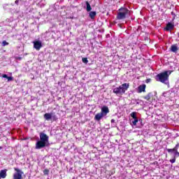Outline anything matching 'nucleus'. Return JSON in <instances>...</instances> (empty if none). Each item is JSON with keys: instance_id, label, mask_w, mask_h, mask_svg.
<instances>
[{"instance_id": "obj_30", "label": "nucleus", "mask_w": 179, "mask_h": 179, "mask_svg": "<svg viewBox=\"0 0 179 179\" xmlns=\"http://www.w3.org/2000/svg\"><path fill=\"white\" fill-rule=\"evenodd\" d=\"M111 122L113 123V122H115V120H114V119H112L111 120Z\"/></svg>"}, {"instance_id": "obj_12", "label": "nucleus", "mask_w": 179, "mask_h": 179, "mask_svg": "<svg viewBox=\"0 0 179 179\" xmlns=\"http://www.w3.org/2000/svg\"><path fill=\"white\" fill-rule=\"evenodd\" d=\"M6 171H8V169H3L0 171V178H6Z\"/></svg>"}, {"instance_id": "obj_32", "label": "nucleus", "mask_w": 179, "mask_h": 179, "mask_svg": "<svg viewBox=\"0 0 179 179\" xmlns=\"http://www.w3.org/2000/svg\"><path fill=\"white\" fill-rule=\"evenodd\" d=\"M18 2H19L18 1H15V3H17Z\"/></svg>"}, {"instance_id": "obj_20", "label": "nucleus", "mask_w": 179, "mask_h": 179, "mask_svg": "<svg viewBox=\"0 0 179 179\" xmlns=\"http://www.w3.org/2000/svg\"><path fill=\"white\" fill-rule=\"evenodd\" d=\"M173 150H174L175 152L178 151V144H176V145L175 148H173Z\"/></svg>"}, {"instance_id": "obj_5", "label": "nucleus", "mask_w": 179, "mask_h": 179, "mask_svg": "<svg viewBox=\"0 0 179 179\" xmlns=\"http://www.w3.org/2000/svg\"><path fill=\"white\" fill-rule=\"evenodd\" d=\"M15 173L13 174V179H22V175L23 174V172L20 171V169L17 168H14Z\"/></svg>"}, {"instance_id": "obj_8", "label": "nucleus", "mask_w": 179, "mask_h": 179, "mask_svg": "<svg viewBox=\"0 0 179 179\" xmlns=\"http://www.w3.org/2000/svg\"><path fill=\"white\" fill-rule=\"evenodd\" d=\"M164 30H166V31H171V30H174V24L171 22H169L168 24H166Z\"/></svg>"}, {"instance_id": "obj_34", "label": "nucleus", "mask_w": 179, "mask_h": 179, "mask_svg": "<svg viewBox=\"0 0 179 179\" xmlns=\"http://www.w3.org/2000/svg\"><path fill=\"white\" fill-rule=\"evenodd\" d=\"M2 149V147H0V150Z\"/></svg>"}, {"instance_id": "obj_18", "label": "nucleus", "mask_w": 179, "mask_h": 179, "mask_svg": "<svg viewBox=\"0 0 179 179\" xmlns=\"http://www.w3.org/2000/svg\"><path fill=\"white\" fill-rule=\"evenodd\" d=\"M138 121H139V120H138V117H136V119H134V120L132 122L133 125L136 126V124H138Z\"/></svg>"}, {"instance_id": "obj_4", "label": "nucleus", "mask_w": 179, "mask_h": 179, "mask_svg": "<svg viewBox=\"0 0 179 179\" xmlns=\"http://www.w3.org/2000/svg\"><path fill=\"white\" fill-rule=\"evenodd\" d=\"M129 13H131V11L128 10V8L122 7L119 9L117 19H118V20H122V19H125V17H127V15H129Z\"/></svg>"}, {"instance_id": "obj_10", "label": "nucleus", "mask_w": 179, "mask_h": 179, "mask_svg": "<svg viewBox=\"0 0 179 179\" xmlns=\"http://www.w3.org/2000/svg\"><path fill=\"white\" fill-rule=\"evenodd\" d=\"M103 117H104V115L101 113H98L95 116H94V120L95 121H100Z\"/></svg>"}, {"instance_id": "obj_11", "label": "nucleus", "mask_w": 179, "mask_h": 179, "mask_svg": "<svg viewBox=\"0 0 179 179\" xmlns=\"http://www.w3.org/2000/svg\"><path fill=\"white\" fill-rule=\"evenodd\" d=\"M153 97V94L151 92H149L147 95L143 96V99L145 100H147V101H150V100H152V98Z\"/></svg>"}, {"instance_id": "obj_6", "label": "nucleus", "mask_w": 179, "mask_h": 179, "mask_svg": "<svg viewBox=\"0 0 179 179\" xmlns=\"http://www.w3.org/2000/svg\"><path fill=\"white\" fill-rule=\"evenodd\" d=\"M43 47V44L39 41H36L34 42V48L37 51H40V49Z\"/></svg>"}, {"instance_id": "obj_3", "label": "nucleus", "mask_w": 179, "mask_h": 179, "mask_svg": "<svg viewBox=\"0 0 179 179\" xmlns=\"http://www.w3.org/2000/svg\"><path fill=\"white\" fill-rule=\"evenodd\" d=\"M129 89V83H124L113 89L115 94H124L125 92Z\"/></svg>"}, {"instance_id": "obj_29", "label": "nucleus", "mask_w": 179, "mask_h": 179, "mask_svg": "<svg viewBox=\"0 0 179 179\" xmlns=\"http://www.w3.org/2000/svg\"><path fill=\"white\" fill-rule=\"evenodd\" d=\"M149 82H150V78L146 80V83H149Z\"/></svg>"}, {"instance_id": "obj_28", "label": "nucleus", "mask_w": 179, "mask_h": 179, "mask_svg": "<svg viewBox=\"0 0 179 179\" xmlns=\"http://www.w3.org/2000/svg\"><path fill=\"white\" fill-rule=\"evenodd\" d=\"M175 155H176V156H179V152H178V151H175Z\"/></svg>"}, {"instance_id": "obj_14", "label": "nucleus", "mask_w": 179, "mask_h": 179, "mask_svg": "<svg viewBox=\"0 0 179 179\" xmlns=\"http://www.w3.org/2000/svg\"><path fill=\"white\" fill-rule=\"evenodd\" d=\"M171 51H172V52H177V51H178V48L176 45H172L171 46Z\"/></svg>"}, {"instance_id": "obj_22", "label": "nucleus", "mask_w": 179, "mask_h": 179, "mask_svg": "<svg viewBox=\"0 0 179 179\" xmlns=\"http://www.w3.org/2000/svg\"><path fill=\"white\" fill-rule=\"evenodd\" d=\"M2 44H3V46H5V45H9V43L6 42V41H3L2 42Z\"/></svg>"}, {"instance_id": "obj_16", "label": "nucleus", "mask_w": 179, "mask_h": 179, "mask_svg": "<svg viewBox=\"0 0 179 179\" xmlns=\"http://www.w3.org/2000/svg\"><path fill=\"white\" fill-rule=\"evenodd\" d=\"M86 6H87V12H90L92 10V6H90V3H89V1H86Z\"/></svg>"}, {"instance_id": "obj_7", "label": "nucleus", "mask_w": 179, "mask_h": 179, "mask_svg": "<svg viewBox=\"0 0 179 179\" xmlns=\"http://www.w3.org/2000/svg\"><path fill=\"white\" fill-rule=\"evenodd\" d=\"M108 113H110V109H108V106H103L101 109V113H102L103 116L106 117V115H107Z\"/></svg>"}, {"instance_id": "obj_1", "label": "nucleus", "mask_w": 179, "mask_h": 179, "mask_svg": "<svg viewBox=\"0 0 179 179\" xmlns=\"http://www.w3.org/2000/svg\"><path fill=\"white\" fill-rule=\"evenodd\" d=\"M171 73H173V71H165L159 73L155 76V80L157 82H161V83H164V85H167L169 78H170Z\"/></svg>"}, {"instance_id": "obj_9", "label": "nucleus", "mask_w": 179, "mask_h": 179, "mask_svg": "<svg viewBox=\"0 0 179 179\" xmlns=\"http://www.w3.org/2000/svg\"><path fill=\"white\" fill-rule=\"evenodd\" d=\"M143 92H146V85L145 84L138 86V93H142Z\"/></svg>"}, {"instance_id": "obj_33", "label": "nucleus", "mask_w": 179, "mask_h": 179, "mask_svg": "<svg viewBox=\"0 0 179 179\" xmlns=\"http://www.w3.org/2000/svg\"><path fill=\"white\" fill-rule=\"evenodd\" d=\"M54 121H57V119H53Z\"/></svg>"}, {"instance_id": "obj_2", "label": "nucleus", "mask_w": 179, "mask_h": 179, "mask_svg": "<svg viewBox=\"0 0 179 179\" xmlns=\"http://www.w3.org/2000/svg\"><path fill=\"white\" fill-rule=\"evenodd\" d=\"M39 136L40 141L36 142L35 149H43V148H45V146H48V145H50L48 143L49 137L47 134L41 133Z\"/></svg>"}, {"instance_id": "obj_31", "label": "nucleus", "mask_w": 179, "mask_h": 179, "mask_svg": "<svg viewBox=\"0 0 179 179\" xmlns=\"http://www.w3.org/2000/svg\"><path fill=\"white\" fill-rule=\"evenodd\" d=\"M17 59H22V57H17Z\"/></svg>"}, {"instance_id": "obj_19", "label": "nucleus", "mask_w": 179, "mask_h": 179, "mask_svg": "<svg viewBox=\"0 0 179 179\" xmlns=\"http://www.w3.org/2000/svg\"><path fill=\"white\" fill-rule=\"evenodd\" d=\"M82 61L84 64H87V62H89V60H87V58L86 57H83Z\"/></svg>"}, {"instance_id": "obj_35", "label": "nucleus", "mask_w": 179, "mask_h": 179, "mask_svg": "<svg viewBox=\"0 0 179 179\" xmlns=\"http://www.w3.org/2000/svg\"><path fill=\"white\" fill-rule=\"evenodd\" d=\"M0 76H1V73H0Z\"/></svg>"}, {"instance_id": "obj_17", "label": "nucleus", "mask_w": 179, "mask_h": 179, "mask_svg": "<svg viewBox=\"0 0 179 179\" xmlns=\"http://www.w3.org/2000/svg\"><path fill=\"white\" fill-rule=\"evenodd\" d=\"M130 116L134 119V120H136V118H138L136 117V112H132L131 114H130Z\"/></svg>"}, {"instance_id": "obj_13", "label": "nucleus", "mask_w": 179, "mask_h": 179, "mask_svg": "<svg viewBox=\"0 0 179 179\" xmlns=\"http://www.w3.org/2000/svg\"><path fill=\"white\" fill-rule=\"evenodd\" d=\"M43 118H45L46 121H50V120L52 118V115H51V113H45L43 115Z\"/></svg>"}, {"instance_id": "obj_27", "label": "nucleus", "mask_w": 179, "mask_h": 179, "mask_svg": "<svg viewBox=\"0 0 179 179\" xmlns=\"http://www.w3.org/2000/svg\"><path fill=\"white\" fill-rule=\"evenodd\" d=\"M3 78H5L6 79H8V75L3 74Z\"/></svg>"}, {"instance_id": "obj_26", "label": "nucleus", "mask_w": 179, "mask_h": 179, "mask_svg": "<svg viewBox=\"0 0 179 179\" xmlns=\"http://www.w3.org/2000/svg\"><path fill=\"white\" fill-rule=\"evenodd\" d=\"M170 162H171V163H176V157H174V158L172 159H170Z\"/></svg>"}, {"instance_id": "obj_21", "label": "nucleus", "mask_w": 179, "mask_h": 179, "mask_svg": "<svg viewBox=\"0 0 179 179\" xmlns=\"http://www.w3.org/2000/svg\"><path fill=\"white\" fill-rule=\"evenodd\" d=\"M166 150L169 153H171V152H176L173 148V149L168 148L166 149Z\"/></svg>"}, {"instance_id": "obj_25", "label": "nucleus", "mask_w": 179, "mask_h": 179, "mask_svg": "<svg viewBox=\"0 0 179 179\" xmlns=\"http://www.w3.org/2000/svg\"><path fill=\"white\" fill-rule=\"evenodd\" d=\"M171 14L172 15V16H173V20L176 19V13H174V12L172 11V12L171 13Z\"/></svg>"}, {"instance_id": "obj_23", "label": "nucleus", "mask_w": 179, "mask_h": 179, "mask_svg": "<svg viewBox=\"0 0 179 179\" xmlns=\"http://www.w3.org/2000/svg\"><path fill=\"white\" fill-rule=\"evenodd\" d=\"M7 79H8V82H10V81L13 80V77L8 76Z\"/></svg>"}, {"instance_id": "obj_24", "label": "nucleus", "mask_w": 179, "mask_h": 179, "mask_svg": "<svg viewBox=\"0 0 179 179\" xmlns=\"http://www.w3.org/2000/svg\"><path fill=\"white\" fill-rule=\"evenodd\" d=\"M48 173H50V171L48 169H45L43 171V173L45 174L46 176L48 175Z\"/></svg>"}, {"instance_id": "obj_15", "label": "nucleus", "mask_w": 179, "mask_h": 179, "mask_svg": "<svg viewBox=\"0 0 179 179\" xmlns=\"http://www.w3.org/2000/svg\"><path fill=\"white\" fill-rule=\"evenodd\" d=\"M96 11H90V19H94L96 17Z\"/></svg>"}]
</instances>
